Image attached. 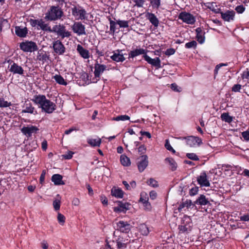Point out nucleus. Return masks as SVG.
<instances>
[{"mask_svg":"<svg viewBox=\"0 0 249 249\" xmlns=\"http://www.w3.org/2000/svg\"><path fill=\"white\" fill-rule=\"evenodd\" d=\"M31 100L36 105H37L39 108H41L42 112L46 113H52L56 109L55 104L50 100L47 99L44 95H35Z\"/></svg>","mask_w":249,"mask_h":249,"instance_id":"nucleus-1","label":"nucleus"},{"mask_svg":"<svg viewBox=\"0 0 249 249\" xmlns=\"http://www.w3.org/2000/svg\"><path fill=\"white\" fill-rule=\"evenodd\" d=\"M94 77L91 78L88 73H84L82 75V79H84L86 84L96 83L100 79L101 75L107 69V66L104 64L99 63L97 61L94 64Z\"/></svg>","mask_w":249,"mask_h":249,"instance_id":"nucleus-2","label":"nucleus"},{"mask_svg":"<svg viewBox=\"0 0 249 249\" xmlns=\"http://www.w3.org/2000/svg\"><path fill=\"white\" fill-rule=\"evenodd\" d=\"M63 16V12L59 6H52L45 14V18L50 21L60 19Z\"/></svg>","mask_w":249,"mask_h":249,"instance_id":"nucleus-3","label":"nucleus"},{"mask_svg":"<svg viewBox=\"0 0 249 249\" xmlns=\"http://www.w3.org/2000/svg\"><path fill=\"white\" fill-rule=\"evenodd\" d=\"M72 15L76 20H85L87 18L85 9L79 5H73L71 8Z\"/></svg>","mask_w":249,"mask_h":249,"instance_id":"nucleus-4","label":"nucleus"},{"mask_svg":"<svg viewBox=\"0 0 249 249\" xmlns=\"http://www.w3.org/2000/svg\"><path fill=\"white\" fill-rule=\"evenodd\" d=\"M52 32L56 34L62 39L71 36V33L66 30L64 25L60 24L53 26L52 29Z\"/></svg>","mask_w":249,"mask_h":249,"instance_id":"nucleus-5","label":"nucleus"},{"mask_svg":"<svg viewBox=\"0 0 249 249\" xmlns=\"http://www.w3.org/2000/svg\"><path fill=\"white\" fill-rule=\"evenodd\" d=\"M8 62L9 63L8 68L10 72L13 74L24 75V70L21 66L12 60H8Z\"/></svg>","mask_w":249,"mask_h":249,"instance_id":"nucleus-6","label":"nucleus"},{"mask_svg":"<svg viewBox=\"0 0 249 249\" xmlns=\"http://www.w3.org/2000/svg\"><path fill=\"white\" fill-rule=\"evenodd\" d=\"M20 49L24 52H33L38 49L36 43L33 41H26L20 43Z\"/></svg>","mask_w":249,"mask_h":249,"instance_id":"nucleus-7","label":"nucleus"},{"mask_svg":"<svg viewBox=\"0 0 249 249\" xmlns=\"http://www.w3.org/2000/svg\"><path fill=\"white\" fill-rule=\"evenodd\" d=\"M178 139L185 140L186 144L190 147L198 146L202 143L201 139L198 137L189 136L187 137H180Z\"/></svg>","mask_w":249,"mask_h":249,"instance_id":"nucleus-8","label":"nucleus"},{"mask_svg":"<svg viewBox=\"0 0 249 249\" xmlns=\"http://www.w3.org/2000/svg\"><path fill=\"white\" fill-rule=\"evenodd\" d=\"M178 18L188 24H193L196 22L195 17L191 14L186 12H181L178 15Z\"/></svg>","mask_w":249,"mask_h":249,"instance_id":"nucleus-9","label":"nucleus"},{"mask_svg":"<svg viewBox=\"0 0 249 249\" xmlns=\"http://www.w3.org/2000/svg\"><path fill=\"white\" fill-rule=\"evenodd\" d=\"M132 226L127 221H119L116 223V230L123 233H128Z\"/></svg>","mask_w":249,"mask_h":249,"instance_id":"nucleus-10","label":"nucleus"},{"mask_svg":"<svg viewBox=\"0 0 249 249\" xmlns=\"http://www.w3.org/2000/svg\"><path fill=\"white\" fill-rule=\"evenodd\" d=\"M71 28L73 33L78 36L86 34L85 26L81 22H74Z\"/></svg>","mask_w":249,"mask_h":249,"instance_id":"nucleus-11","label":"nucleus"},{"mask_svg":"<svg viewBox=\"0 0 249 249\" xmlns=\"http://www.w3.org/2000/svg\"><path fill=\"white\" fill-rule=\"evenodd\" d=\"M138 168L140 172H143L148 165V157L146 155H143L138 159Z\"/></svg>","mask_w":249,"mask_h":249,"instance_id":"nucleus-12","label":"nucleus"},{"mask_svg":"<svg viewBox=\"0 0 249 249\" xmlns=\"http://www.w3.org/2000/svg\"><path fill=\"white\" fill-rule=\"evenodd\" d=\"M38 128L34 125H28L27 126H23L21 129V132L27 137H30L33 134L36 133Z\"/></svg>","mask_w":249,"mask_h":249,"instance_id":"nucleus-13","label":"nucleus"},{"mask_svg":"<svg viewBox=\"0 0 249 249\" xmlns=\"http://www.w3.org/2000/svg\"><path fill=\"white\" fill-rule=\"evenodd\" d=\"M53 47L54 52L58 55L63 54L66 51L64 45L59 40H55L53 42Z\"/></svg>","mask_w":249,"mask_h":249,"instance_id":"nucleus-14","label":"nucleus"},{"mask_svg":"<svg viewBox=\"0 0 249 249\" xmlns=\"http://www.w3.org/2000/svg\"><path fill=\"white\" fill-rule=\"evenodd\" d=\"M221 18L225 21L231 22L234 20L235 13L233 10H227L225 12H220Z\"/></svg>","mask_w":249,"mask_h":249,"instance_id":"nucleus-15","label":"nucleus"},{"mask_svg":"<svg viewBox=\"0 0 249 249\" xmlns=\"http://www.w3.org/2000/svg\"><path fill=\"white\" fill-rule=\"evenodd\" d=\"M197 181L200 186L209 187L210 186V182L208 179L207 174L205 172H202L197 178Z\"/></svg>","mask_w":249,"mask_h":249,"instance_id":"nucleus-16","label":"nucleus"},{"mask_svg":"<svg viewBox=\"0 0 249 249\" xmlns=\"http://www.w3.org/2000/svg\"><path fill=\"white\" fill-rule=\"evenodd\" d=\"M23 109H22L21 113H30L34 115H36L37 114V112L36 110L35 109V107L33 106L31 103L30 102H25L24 105L23 106Z\"/></svg>","mask_w":249,"mask_h":249,"instance_id":"nucleus-17","label":"nucleus"},{"mask_svg":"<svg viewBox=\"0 0 249 249\" xmlns=\"http://www.w3.org/2000/svg\"><path fill=\"white\" fill-rule=\"evenodd\" d=\"M143 57L144 59L147 62V63L152 66L157 68L160 67V60L159 57H156L155 58L153 59L147 55H144Z\"/></svg>","mask_w":249,"mask_h":249,"instance_id":"nucleus-18","label":"nucleus"},{"mask_svg":"<svg viewBox=\"0 0 249 249\" xmlns=\"http://www.w3.org/2000/svg\"><path fill=\"white\" fill-rule=\"evenodd\" d=\"M130 204L128 203H121L117 207L113 208V211L116 213H125L129 210Z\"/></svg>","mask_w":249,"mask_h":249,"instance_id":"nucleus-19","label":"nucleus"},{"mask_svg":"<svg viewBox=\"0 0 249 249\" xmlns=\"http://www.w3.org/2000/svg\"><path fill=\"white\" fill-rule=\"evenodd\" d=\"M145 17L148 19L150 22L157 27L159 24V20L154 14L150 12H146Z\"/></svg>","mask_w":249,"mask_h":249,"instance_id":"nucleus-20","label":"nucleus"},{"mask_svg":"<svg viewBox=\"0 0 249 249\" xmlns=\"http://www.w3.org/2000/svg\"><path fill=\"white\" fill-rule=\"evenodd\" d=\"M116 243L118 249H124L126 248L127 244L129 243V240L120 236L116 240Z\"/></svg>","mask_w":249,"mask_h":249,"instance_id":"nucleus-21","label":"nucleus"},{"mask_svg":"<svg viewBox=\"0 0 249 249\" xmlns=\"http://www.w3.org/2000/svg\"><path fill=\"white\" fill-rule=\"evenodd\" d=\"M147 51L142 48L136 49L131 51L128 54L129 58H134L141 54L147 55Z\"/></svg>","mask_w":249,"mask_h":249,"instance_id":"nucleus-22","label":"nucleus"},{"mask_svg":"<svg viewBox=\"0 0 249 249\" xmlns=\"http://www.w3.org/2000/svg\"><path fill=\"white\" fill-rule=\"evenodd\" d=\"M196 39L198 42L202 44L205 41V32L201 28H197L196 29Z\"/></svg>","mask_w":249,"mask_h":249,"instance_id":"nucleus-23","label":"nucleus"},{"mask_svg":"<svg viewBox=\"0 0 249 249\" xmlns=\"http://www.w3.org/2000/svg\"><path fill=\"white\" fill-rule=\"evenodd\" d=\"M77 51L79 53L80 56L84 59H88L89 57V51L85 49L81 45L78 44L77 46Z\"/></svg>","mask_w":249,"mask_h":249,"instance_id":"nucleus-24","label":"nucleus"},{"mask_svg":"<svg viewBox=\"0 0 249 249\" xmlns=\"http://www.w3.org/2000/svg\"><path fill=\"white\" fill-rule=\"evenodd\" d=\"M15 33L17 36L20 37H24L28 33V30L26 27L16 26Z\"/></svg>","mask_w":249,"mask_h":249,"instance_id":"nucleus-25","label":"nucleus"},{"mask_svg":"<svg viewBox=\"0 0 249 249\" xmlns=\"http://www.w3.org/2000/svg\"><path fill=\"white\" fill-rule=\"evenodd\" d=\"M195 203L201 206L210 204L208 199L206 198V196L203 195H201L195 201Z\"/></svg>","mask_w":249,"mask_h":249,"instance_id":"nucleus-26","label":"nucleus"},{"mask_svg":"<svg viewBox=\"0 0 249 249\" xmlns=\"http://www.w3.org/2000/svg\"><path fill=\"white\" fill-rule=\"evenodd\" d=\"M205 6L215 14L220 12V9L218 8L215 2H207L205 3Z\"/></svg>","mask_w":249,"mask_h":249,"instance_id":"nucleus-27","label":"nucleus"},{"mask_svg":"<svg viewBox=\"0 0 249 249\" xmlns=\"http://www.w3.org/2000/svg\"><path fill=\"white\" fill-rule=\"evenodd\" d=\"M193 204L191 200H186L185 201L181 202L178 207V210L179 212H182L185 208L188 209L191 208Z\"/></svg>","mask_w":249,"mask_h":249,"instance_id":"nucleus-28","label":"nucleus"},{"mask_svg":"<svg viewBox=\"0 0 249 249\" xmlns=\"http://www.w3.org/2000/svg\"><path fill=\"white\" fill-rule=\"evenodd\" d=\"M38 26L44 31L52 33V29L49 24L46 23L42 19H39Z\"/></svg>","mask_w":249,"mask_h":249,"instance_id":"nucleus-29","label":"nucleus"},{"mask_svg":"<svg viewBox=\"0 0 249 249\" xmlns=\"http://www.w3.org/2000/svg\"><path fill=\"white\" fill-rule=\"evenodd\" d=\"M62 176L59 174H54L52 177V181L56 185H63L64 182L62 180Z\"/></svg>","mask_w":249,"mask_h":249,"instance_id":"nucleus-30","label":"nucleus"},{"mask_svg":"<svg viewBox=\"0 0 249 249\" xmlns=\"http://www.w3.org/2000/svg\"><path fill=\"white\" fill-rule=\"evenodd\" d=\"M87 142L92 147H99L100 146L101 143V139L99 138H97L95 139L93 138H88L87 139Z\"/></svg>","mask_w":249,"mask_h":249,"instance_id":"nucleus-31","label":"nucleus"},{"mask_svg":"<svg viewBox=\"0 0 249 249\" xmlns=\"http://www.w3.org/2000/svg\"><path fill=\"white\" fill-rule=\"evenodd\" d=\"M166 163H168L170 166L171 170L173 171H175L177 168V163L175 160L171 158H167L165 159Z\"/></svg>","mask_w":249,"mask_h":249,"instance_id":"nucleus-32","label":"nucleus"},{"mask_svg":"<svg viewBox=\"0 0 249 249\" xmlns=\"http://www.w3.org/2000/svg\"><path fill=\"white\" fill-rule=\"evenodd\" d=\"M111 195L118 198H122L124 193L120 188H113L111 190Z\"/></svg>","mask_w":249,"mask_h":249,"instance_id":"nucleus-33","label":"nucleus"},{"mask_svg":"<svg viewBox=\"0 0 249 249\" xmlns=\"http://www.w3.org/2000/svg\"><path fill=\"white\" fill-rule=\"evenodd\" d=\"M53 78L59 85L66 86L67 84V83L65 81L63 77L59 74H55L53 76Z\"/></svg>","mask_w":249,"mask_h":249,"instance_id":"nucleus-34","label":"nucleus"},{"mask_svg":"<svg viewBox=\"0 0 249 249\" xmlns=\"http://www.w3.org/2000/svg\"><path fill=\"white\" fill-rule=\"evenodd\" d=\"M111 58L116 62H123L125 60L123 54H120L119 53H114L113 55L111 56Z\"/></svg>","mask_w":249,"mask_h":249,"instance_id":"nucleus-35","label":"nucleus"},{"mask_svg":"<svg viewBox=\"0 0 249 249\" xmlns=\"http://www.w3.org/2000/svg\"><path fill=\"white\" fill-rule=\"evenodd\" d=\"M178 229L180 233H188L191 231L192 227L190 225H181L179 226Z\"/></svg>","mask_w":249,"mask_h":249,"instance_id":"nucleus-36","label":"nucleus"},{"mask_svg":"<svg viewBox=\"0 0 249 249\" xmlns=\"http://www.w3.org/2000/svg\"><path fill=\"white\" fill-rule=\"evenodd\" d=\"M139 231L143 235H147L149 233V229L145 224H142L140 225Z\"/></svg>","mask_w":249,"mask_h":249,"instance_id":"nucleus-37","label":"nucleus"},{"mask_svg":"<svg viewBox=\"0 0 249 249\" xmlns=\"http://www.w3.org/2000/svg\"><path fill=\"white\" fill-rule=\"evenodd\" d=\"M50 56L45 53H39L37 56V59L38 61L42 62L43 64L44 63L48 61L49 60Z\"/></svg>","mask_w":249,"mask_h":249,"instance_id":"nucleus-38","label":"nucleus"},{"mask_svg":"<svg viewBox=\"0 0 249 249\" xmlns=\"http://www.w3.org/2000/svg\"><path fill=\"white\" fill-rule=\"evenodd\" d=\"M120 161L122 164L124 166H128L130 165V159L125 155H122L120 157Z\"/></svg>","mask_w":249,"mask_h":249,"instance_id":"nucleus-39","label":"nucleus"},{"mask_svg":"<svg viewBox=\"0 0 249 249\" xmlns=\"http://www.w3.org/2000/svg\"><path fill=\"white\" fill-rule=\"evenodd\" d=\"M153 9L157 10L161 5V0H148Z\"/></svg>","mask_w":249,"mask_h":249,"instance_id":"nucleus-40","label":"nucleus"},{"mask_svg":"<svg viewBox=\"0 0 249 249\" xmlns=\"http://www.w3.org/2000/svg\"><path fill=\"white\" fill-rule=\"evenodd\" d=\"M221 118L222 121L228 123H231L233 120L232 117L230 116L228 113H222L221 115Z\"/></svg>","mask_w":249,"mask_h":249,"instance_id":"nucleus-41","label":"nucleus"},{"mask_svg":"<svg viewBox=\"0 0 249 249\" xmlns=\"http://www.w3.org/2000/svg\"><path fill=\"white\" fill-rule=\"evenodd\" d=\"M147 185L153 188H157L159 186L158 182L153 178H150L146 181Z\"/></svg>","mask_w":249,"mask_h":249,"instance_id":"nucleus-42","label":"nucleus"},{"mask_svg":"<svg viewBox=\"0 0 249 249\" xmlns=\"http://www.w3.org/2000/svg\"><path fill=\"white\" fill-rule=\"evenodd\" d=\"M130 117L126 115H122L118 116L116 117H114L112 119V120L116 121H124L126 120H129Z\"/></svg>","mask_w":249,"mask_h":249,"instance_id":"nucleus-43","label":"nucleus"},{"mask_svg":"<svg viewBox=\"0 0 249 249\" xmlns=\"http://www.w3.org/2000/svg\"><path fill=\"white\" fill-rule=\"evenodd\" d=\"M148 201V197L147 194L145 192H142L141 193V197L139 201L142 203Z\"/></svg>","mask_w":249,"mask_h":249,"instance_id":"nucleus-44","label":"nucleus"},{"mask_svg":"<svg viewBox=\"0 0 249 249\" xmlns=\"http://www.w3.org/2000/svg\"><path fill=\"white\" fill-rule=\"evenodd\" d=\"M11 106V103L5 101L3 98H0V107H6Z\"/></svg>","mask_w":249,"mask_h":249,"instance_id":"nucleus-45","label":"nucleus"},{"mask_svg":"<svg viewBox=\"0 0 249 249\" xmlns=\"http://www.w3.org/2000/svg\"><path fill=\"white\" fill-rule=\"evenodd\" d=\"M108 20L110 24V31L112 33H114L116 30V25L117 23L113 21L110 18H108Z\"/></svg>","mask_w":249,"mask_h":249,"instance_id":"nucleus-46","label":"nucleus"},{"mask_svg":"<svg viewBox=\"0 0 249 249\" xmlns=\"http://www.w3.org/2000/svg\"><path fill=\"white\" fill-rule=\"evenodd\" d=\"M197 43L196 41L193 40L185 44V47L187 49L195 48L196 47Z\"/></svg>","mask_w":249,"mask_h":249,"instance_id":"nucleus-47","label":"nucleus"},{"mask_svg":"<svg viewBox=\"0 0 249 249\" xmlns=\"http://www.w3.org/2000/svg\"><path fill=\"white\" fill-rule=\"evenodd\" d=\"M117 23L120 28H127L128 27V21L126 20H118L117 21Z\"/></svg>","mask_w":249,"mask_h":249,"instance_id":"nucleus-48","label":"nucleus"},{"mask_svg":"<svg viewBox=\"0 0 249 249\" xmlns=\"http://www.w3.org/2000/svg\"><path fill=\"white\" fill-rule=\"evenodd\" d=\"M132 0L134 3H135L134 6H135L137 7H139V8L142 7L144 4V2H145L144 0Z\"/></svg>","mask_w":249,"mask_h":249,"instance_id":"nucleus-49","label":"nucleus"},{"mask_svg":"<svg viewBox=\"0 0 249 249\" xmlns=\"http://www.w3.org/2000/svg\"><path fill=\"white\" fill-rule=\"evenodd\" d=\"M186 156L188 158H189L190 160H198L199 158L198 156L195 153H187L186 154Z\"/></svg>","mask_w":249,"mask_h":249,"instance_id":"nucleus-50","label":"nucleus"},{"mask_svg":"<svg viewBox=\"0 0 249 249\" xmlns=\"http://www.w3.org/2000/svg\"><path fill=\"white\" fill-rule=\"evenodd\" d=\"M165 147L168 150L172 152L173 153H175L176 151L173 148L170 144L168 140H166L165 141Z\"/></svg>","mask_w":249,"mask_h":249,"instance_id":"nucleus-51","label":"nucleus"},{"mask_svg":"<svg viewBox=\"0 0 249 249\" xmlns=\"http://www.w3.org/2000/svg\"><path fill=\"white\" fill-rule=\"evenodd\" d=\"M144 209L146 211H151L152 210V206L150 203L148 201L142 203Z\"/></svg>","mask_w":249,"mask_h":249,"instance_id":"nucleus-52","label":"nucleus"},{"mask_svg":"<svg viewBox=\"0 0 249 249\" xmlns=\"http://www.w3.org/2000/svg\"><path fill=\"white\" fill-rule=\"evenodd\" d=\"M171 89L176 92H181L182 90L181 88L178 87L176 83H173L171 85Z\"/></svg>","mask_w":249,"mask_h":249,"instance_id":"nucleus-53","label":"nucleus"},{"mask_svg":"<svg viewBox=\"0 0 249 249\" xmlns=\"http://www.w3.org/2000/svg\"><path fill=\"white\" fill-rule=\"evenodd\" d=\"M57 220L60 224L63 225L65 221V217L61 213H58L57 215Z\"/></svg>","mask_w":249,"mask_h":249,"instance_id":"nucleus-54","label":"nucleus"},{"mask_svg":"<svg viewBox=\"0 0 249 249\" xmlns=\"http://www.w3.org/2000/svg\"><path fill=\"white\" fill-rule=\"evenodd\" d=\"M235 10L238 13L242 14L245 11V7L243 5H240L237 6Z\"/></svg>","mask_w":249,"mask_h":249,"instance_id":"nucleus-55","label":"nucleus"},{"mask_svg":"<svg viewBox=\"0 0 249 249\" xmlns=\"http://www.w3.org/2000/svg\"><path fill=\"white\" fill-rule=\"evenodd\" d=\"M146 151V148L143 144L140 145L138 147V152L140 155L144 154Z\"/></svg>","mask_w":249,"mask_h":249,"instance_id":"nucleus-56","label":"nucleus"},{"mask_svg":"<svg viewBox=\"0 0 249 249\" xmlns=\"http://www.w3.org/2000/svg\"><path fill=\"white\" fill-rule=\"evenodd\" d=\"M53 206L55 210H59L60 207V201L59 200H55L53 202Z\"/></svg>","mask_w":249,"mask_h":249,"instance_id":"nucleus-57","label":"nucleus"},{"mask_svg":"<svg viewBox=\"0 0 249 249\" xmlns=\"http://www.w3.org/2000/svg\"><path fill=\"white\" fill-rule=\"evenodd\" d=\"M175 50L173 48H169L166 50L164 53L166 55L170 56L175 53Z\"/></svg>","mask_w":249,"mask_h":249,"instance_id":"nucleus-58","label":"nucleus"},{"mask_svg":"<svg viewBox=\"0 0 249 249\" xmlns=\"http://www.w3.org/2000/svg\"><path fill=\"white\" fill-rule=\"evenodd\" d=\"M198 187H193L190 190L189 194H190V196H194L196 195V194H197V193H198Z\"/></svg>","mask_w":249,"mask_h":249,"instance_id":"nucleus-59","label":"nucleus"},{"mask_svg":"<svg viewBox=\"0 0 249 249\" xmlns=\"http://www.w3.org/2000/svg\"><path fill=\"white\" fill-rule=\"evenodd\" d=\"M46 174V171L45 170L42 171L40 177L39 181L40 183L42 184L44 182Z\"/></svg>","mask_w":249,"mask_h":249,"instance_id":"nucleus-60","label":"nucleus"},{"mask_svg":"<svg viewBox=\"0 0 249 249\" xmlns=\"http://www.w3.org/2000/svg\"><path fill=\"white\" fill-rule=\"evenodd\" d=\"M241 89V85L240 84H235L232 88V91L233 92H239Z\"/></svg>","mask_w":249,"mask_h":249,"instance_id":"nucleus-61","label":"nucleus"},{"mask_svg":"<svg viewBox=\"0 0 249 249\" xmlns=\"http://www.w3.org/2000/svg\"><path fill=\"white\" fill-rule=\"evenodd\" d=\"M100 200L102 202V203L105 205L107 206L108 204V200L107 198L104 195H102L100 196Z\"/></svg>","mask_w":249,"mask_h":249,"instance_id":"nucleus-62","label":"nucleus"},{"mask_svg":"<svg viewBox=\"0 0 249 249\" xmlns=\"http://www.w3.org/2000/svg\"><path fill=\"white\" fill-rule=\"evenodd\" d=\"M242 78L243 79H249V71L248 69H247L246 71H245L243 72V73L242 74Z\"/></svg>","mask_w":249,"mask_h":249,"instance_id":"nucleus-63","label":"nucleus"},{"mask_svg":"<svg viewBox=\"0 0 249 249\" xmlns=\"http://www.w3.org/2000/svg\"><path fill=\"white\" fill-rule=\"evenodd\" d=\"M242 136L247 141H249V131H245L242 133Z\"/></svg>","mask_w":249,"mask_h":249,"instance_id":"nucleus-64","label":"nucleus"}]
</instances>
